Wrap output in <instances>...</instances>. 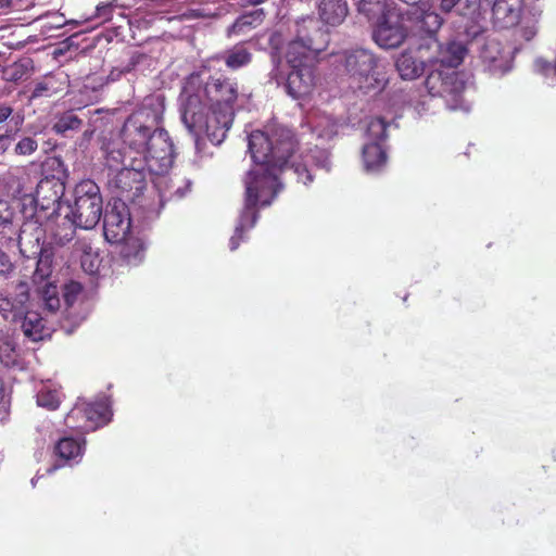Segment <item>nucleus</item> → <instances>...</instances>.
Returning a JSON list of instances; mask_svg holds the SVG:
<instances>
[{
  "mask_svg": "<svg viewBox=\"0 0 556 556\" xmlns=\"http://www.w3.org/2000/svg\"><path fill=\"white\" fill-rule=\"evenodd\" d=\"M249 151L255 163L244 179V206L240 213L229 247L235 251L258 219V210L271 204L282 189L281 176L289 174L304 186L314 180L315 168L330 169V159L325 150L315 148L289 163L296 148V139L286 126L269 123L263 129L252 131Z\"/></svg>",
  "mask_w": 556,
  "mask_h": 556,
  "instance_id": "obj_1",
  "label": "nucleus"
},
{
  "mask_svg": "<svg viewBox=\"0 0 556 556\" xmlns=\"http://www.w3.org/2000/svg\"><path fill=\"white\" fill-rule=\"evenodd\" d=\"M242 91L237 78L224 73H191L180 92L181 119L195 134H205L213 144L222 143L230 129Z\"/></svg>",
  "mask_w": 556,
  "mask_h": 556,
  "instance_id": "obj_2",
  "label": "nucleus"
},
{
  "mask_svg": "<svg viewBox=\"0 0 556 556\" xmlns=\"http://www.w3.org/2000/svg\"><path fill=\"white\" fill-rule=\"evenodd\" d=\"M163 116L159 110L143 106L131 113L121 130L123 143L144 163L151 175H163L174 163V143L160 127Z\"/></svg>",
  "mask_w": 556,
  "mask_h": 556,
  "instance_id": "obj_3",
  "label": "nucleus"
},
{
  "mask_svg": "<svg viewBox=\"0 0 556 556\" xmlns=\"http://www.w3.org/2000/svg\"><path fill=\"white\" fill-rule=\"evenodd\" d=\"M343 66L352 81L364 92L381 91L388 83L379 59L369 50L345 51Z\"/></svg>",
  "mask_w": 556,
  "mask_h": 556,
  "instance_id": "obj_4",
  "label": "nucleus"
},
{
  "mask_svg": "<svg viewBox=\"0 0 556 556\" xmlns=\"http://www.w3.org/2000/svg\"><path fill=\"white\" fill-rule=\"evenodd\" d=\"M316 70L311 58L290 55L286 52V66L278 67L274 74L277 85H283L288 96L302 100L311 96L316 84Z\"/></svg>",
  "mask_w": 556,
  "mask_h": 556,
  "instance_id": "obj_5",
  "label": "nucleus"
},
{
  "mask_svg": "<svg viewBox=\"0 0 556 556\" xmlns=\"http://www.w3.org/2000/svg\"><path fill=\"white\" fill-rule=\"evenodd\" d=\"M103 201L98 185L81 180L74 189V203L67 205L68 214L81 229L94 228L101 219Z\"/></svg>",
  "mask_w": 556,
  "mask_h": 556,
  "instance_id": "obj_6",
  "label": "nucleus"
},
{
  "mask_svg": "<svg viewBox=\"0 0 556 556\" xmlns=\"http://www.w3.org/2000/svg\"><path fill=\"white\" fill-rule=\"evenodd\" d=\"M329 41V33L316 20L302 18L296 23V35L288 43L287 52H290V55L298 54L309 58L311 54H318L326 50Z\"/></svg>",
  "mask_w": 556,
  "mask_h": 556,
  "instance_id": "obj_7",
  "label": "nucleus"
},
{
  "mask_svg": "<svg viewBox=\"0 0 556 556\" xmlns=\"http://www.w3.org/2000/svg\"><path fill=\"white\" fill-rule=\"evenodd\" d=\"M146 172V164L138 161V157H131L129 166L122 167L115 174L110 184L118 198L117 203H135L142 195L147 187Z\"/></svg>",
  "mask_w": 556,
  "mask_h": 556,
  "instance_id": "obj_8",
  "label": "nucleus"
},
{
  "mask_svg": "<svg viewBox=\"0 0 556 556\" xmlns=\"http://www.w3.org/2000/svg\"><path fill=\"white\" fill-rule=\"evenodd\" d=\"M64 192L65 182L46 177L40 179L34 198L36 222L50 220L54 215H58L62 206Z\"/></svg>",
  "mask_w": 556,
  "mask_h": 556,
  "instance_id": "obj_9",
  "label": "nucleus"
},
{
  "mask_svg": "<svg viewBox=\"0 0 556 556\" xmlns=\"http://www.w3.org/2000/svg\"><path fill=\"white\" fill-rule=\"evenodd\" d=\"M407 36L404 17L393 11L380 15L372 31V39L383 49L399 48Z\"/></svg>",
  "mask_w": 556,
  "mask_h": 556,
  "instance_id": "obj_10",
  "label": "nucleus"
},
{
  "mask_svg": "<svg viewBox=\"0 0 556 556\" xmlns=\"http://www.w3.org/2000/svg\"><path fill=\"white\" fill-rule=\"evenodd\" d=\"M130 213L125 203L114 202L111 210L106 211L103 218V233L110 243L121 242L130 235Z\"/></svg>",
  "mask_w": 556,
  "mask_h": 556,
  "instance_id": "obj_11",
  "label": "nucleus"
},
{
  "mask_svg": "<svg viewBox=\"0 0 556 556\" xmlns=\"http://www.w3.org/2000/svg\"><path fill=\"white\" fill-rule=\"evenodd\" d=\"M426 86L432 96H439L457 104L465 90V84L456 73L435 71L428 75Z\"/></svg>",
  "mask_w": 556,
  "mask_h": 556,
  "instance_id": "obj_12",
  "label": "nucleus"
},
{
  "mask_svg": "<svg viewBox=\"0 0 556 556\" xmlns=\"http://www.w3.org/2000/svg\"><path fill=\"white\" fill-rule=\"evenodd\" d=\"M426 86L432 96H439L457 104L465 90V84L456 73L435 71L428 75Z\"/></svg>",
  "mask_w": 556,
  "mask_h": 556,
  "instance_id": "obj_13",
  "label": "nucleus"
},
{
  "mask_svg": "<svg viewBox=\"0 0 556 556\" xmlns=\"http://www.w3.org/2000/svg\"><path fill=\"white\" fill-rule=\"evenodd\" d=\"M492 3V18L500 28H509L520 21L522 0H486Z\"/></svg>",
  "mask_w": 556,
  "mask_h": 556,
  "instance_id": "obj_14",
  "label": "nucleus"
},
{
  "mask_svg": "<svg viewBox=\"0 0 556 556\" xmlns=\"http://www.w3.org/2000/svg\"><path fill=\"white\" fill-rule=\"evenodd\" d=\"M86 440L84 438L63 437L59 439L53 447V455L56 462L51 470L79 462L85 452Z\"/></svg>",
  "mask_w": 556,
  "mask_h": 556,
  "instance_id": "obj_15",
  "label": "nucleus"
},
{
  "mask_svg": "<svg viewBox=\"0 0 556 556\" xmlns=\"http://www.w3.org/2000/svg\"><path fill=\"white\" fill-rule=\"evenodd\" d=\"M83 403L84 413H85V424L83 426H76V431L81 433L94 431L101 426H104L110 421L111 412L109 406L103 402H94V403Z\"/></svg>",
  "mask_w": 556,
  "mask_h": 556,
  "instance_id": "obj_16",
  "label": "nucleus"
},
{
  "mask_svg": "<svg viewBox=\"0 0 556 556\" xmlns=\"http://www.w3.org/2000/svg\"><path fill=\"white\" fill-rule=\"evenodd\" d=\"M117 247V255L121 262L126 265L137 266L144 258L146 247L139 237L132 236L131 233L126 236L121 242H115Z\"/></svg>",
  "mask_w": 556,
  "mask_h": 556,
  "instance_id": "obj_17",
  "label": "nucleus"
},
{
  "mask_svg": "<svg viewBox=\"0 0 556 556\" xmlns=\"http://www.w3.org/2000/svg\"><path fill=\"white\" fill-rule=\"evenodd\" d=\"M433 45L438 48V55L433 58V60L450 68H455L460 65L467 53V47L460 41L452 40L445 45H440L438 40L434 39ZM430 61H432V59H430Z\"/></svg>",
  "mask_w": 556,
  "mask_h": 556,
  "instance_id": "obj_18",
  "label": "nucleus"
},
{
  "mask_svg": "<svg viewBox=\"0 0 556 556\" xmlns=\"http://www.w3.org/2000/svg\"><path fill=\"white\" fill-rule=\"evenodd\" d=\"M49 223H53L49 227L51 240L59 247H64L70 243L76 233V228H79L72 219L71 215L66 213L63 217L58 213Z\"/></svg>",
  "mask_w": 556,
  "mask_h": 556,
  "instance_id": "obj_19",
  "label": "nucleus"
},
{
  "mask_svg": "<svg viewBox=\"0 0 556 556\" xmlns=\"http://www.w3.org/2000/svg\"><path fill=\"white\" fill-rule=\"evenodd\" d=\"M320 20L330 26L340 25L349 13L345 0H321L318 7Z\"/></svg>",
  "mask_w": 556,
  "mask_h": 556,
  "instance_id": "obj_20",
  "label": "nucleus"
},
{
  "mask_svg": "<svg viewBox=\"0 0 556 556\" xmlns=\"http://www.w3.org/2000/svg\"><path fill=\"white\" fill-rule=\"evenodd\" d=\"M22 330L26 338L37 342L50 338L51 328L37 312H27L22 321Z\"/></svg>",
  "mask_w": 556,
  "mask_h": 556,
  "instance_id": "obj_21",
  "label": "nucleus"
},
{
  "mask_svg": "<svg viewBox=\"0 0 556 556\" xmlns=\"http://www.w3.org/2000/svg\"><path fill=\"white\" fill-rule=\"evenodd\" d=\"M443 24L441 15L434 11H422L414 16L415 33L419 36H426L435 39L434 36Z\"/></svg>",
  "mask_w": 556,
  "mask_h": 556,
  "instance_id": "obj_22",
  "label": "nucleus"
},
{
  "mask_svg": "<svg viewBox=\"0 0 556 556\" xmlns=\"http://www.w3.org/2000/svg\"><path fill=\"white\" fill-rule=\"evenodd\" d=\"M105 165L109 169L118 172L122 167H128L131 157H137L134 152L124 151L117 142H108L103 147Z\"/></svg>",
  "mask_w": 556,
  "mask_h": 556,
  "instance_id": "obj_23",
  "label": "nucleus"
},
{
  "mask_svg": "<svg viewBox=\"0 0 556 556\" xmlns=\"http://www.w3.org/2000/svg\"><path fill=\"white\" fill-rule=\"evenodd\" d=\"M265 12L263 9H256L252 12L244 13L236 18L228 27L227 37L243 35L248 30L257 27L264 21Z\"/></svg>",
  "mask_w": 556,
  "mask_h": 556,
  "instance_id": "obj_24",
  "label": "nucleus"
},
{
  "mask_svg": "<svg viewBox=\"0 0 556 556\" xmlns=\"http://www.w3.org/2000/svg\"><path fill=\"white\" fill-rule=\"evenodd\" d=\"M252 59L253 54L245 47L244 42L236 43L232 48L226 50L222 56L225 65L231 71H238L248 66Z\"/></svg>",
  "mask_w": 556,
  "mask_h": 556,
  "instance_id": "obj_25",
  "label": "nucleus"
},
{
  "mask_svg": "<svg viewBox=\"0 0 556 556\" xmlns=\"http://www.w3.org/2000/svg\"><path fill=\"white\" fill-rule=\"evenodd\" d=\"M387 152L379 142L367 143L363 148V162L367 172H378L387 163Z\"/></svg>",
  "mask_w": 556,
  "mask_h": 556,
  "instance_id": "obj_26",
  "label": "nucleus"
},
{
  "mask_svg": "<svg viewBox=\"0 0 556 556\" xmlns=\"http://www.w3.org/2000/svg\"><path fill=\"white\" fill-rule=\"evenodd\" d=\"M395 66L403 79H414L424 73V62L416 60L409 52L401 53Z\"/></svg>",
  "mask_w": 556,
  "mask_h": 556,
  "instance_id": "obj_27",
  "label": "nucleus"
},
{
  "mask_svg": "<svg viewBox=\"0 0 556 556\" xmlns=\"http://www.w3.org/2000/svg\"><path fill=\"white\" fill-rule=\"evenodd\" d=\"M63 90L62 83L54 75H46L41 80L35 84V87L29 96V101L50 98Z\"/></svg>",
  "mask_w": 556,
  "mask_h": 556,
  "instance_id": "obj_28",
  "label": "nucleus"
},
{
  "mask_svg": "<svg viewBox=\"0 0 556 556\" xmlns=\"http://www.w3.org/2000/svg\"><path fill=\"white\" fill-rule=\"evenodd\" d=\"M357 4L358 12L365 14L368 18L380 16L390 12V0H354Z\"/></svg>",
  "mask_w": 556,
  "mask_h": 556,
  "instance_id": "obj_29",
  "label": "nucleus"
},
{
  "mask_svg": "<svg viewBox=\"0 0 556 556\" xmlns=\"http://www.w3.org/2000/svg\"><path fill=\"white\" fill-rule=\"evenodd\" d=\"M83 125V121L74 113V111H66L61 114L56 122L53 124L52 129L54 132L63 135L68 130H78Z\"/></svg>",
  "mask_w": 556,
  "mask_h": 556,
  "instance_id": "obj_30",
  "label": "nucleus"
},
{
  "mask_svg": "<svg viewBox=\"0 0 556 556\" xmlns=\"http://www.w3.org/2000/svg\"><path fill=\"white\" fill-rule=\"evenodd\" d=\"M45 170L47 172L46 178L59 179L65 182L67 178V169L60 156L48 157L43 164Z\"/></svg>",
  "mask_w": 556,
  "mask_h": 556,
  "instance_id": "obj_31",
  "label": "nucleus"
},
{
  "mask_svg": "<svg viewBox=\"0 0 556 556\" xmlns=\"http://www.w3.org/2000/svg\"><path fill=\"white\" fill-rule=\"evenodd\" d=\"M52 253L40 249L34 276L40 280L47 279L52 273Z\"/></svg>",
  "mask_w": 556,
  "mask_h": 556,
  "instance_id": "obj_32",
  "label": "nucleus"
},
{
  "mask_svg": "<svg viewBox=\"0 0 556 556\" xmlns=\"http://www.w3.org/2000/svg\"><path fill=\"white\" fill-rule=\"evenodd\" d=\"M28 73V63L18 61L8 65L3 72V78L10 83H17L26 78Z\"/></svg>",
  "mask_w": 556,
  "mask_h": 556,
  "instance_id": "obj_33",
  "label": "nucleus"
},
{
  "mask_svg": "<svg viewBox=\"0 0 556 556\" xmlns=\"http://www.w3.org/2000/svg\"><path fill=\"white\" fill-rule=\"evenodd\" d=\"M388 123L382 117L372 118L367 126L368 136L375 140V142L383 141L387 139Z\"/></svg>",
  "mask_w": 556,
  "mask_h": 556,
  "instance_id": "obj_34",
  "label": "nucleus"
},
{
  "mask_svg": "<svg viewBox=\"0 0 556 556\" xmlns=\"http://www.w3.org/2000/svg\"><path fill=\"white\" fill-rule=\"evenodd\" d=\"M60 394L55 390L42 389L37 394V404L41 407L54 410L60 406Z\"/></svg>",
  "mask_w": 556,
  "mask_h": 556,
  "instance_id": "obj_35",
  "label": "nucleus"
},
{
  "mask_svg": "<svg viewBox=\"0 0 556 556\" xmlns=\"http://www.w3.org/2000/svg\"><path fill=\"white\" fill-rule=\"evenodd\" d=\"M85 419L86 417L84 413L83 403H76L75 406L66 415L64 422L67 428L76 430L74 425L83 426L86 422Z\"/></svg>",
  "mask_w": 556,
  "mask_h": 556,
  "instance_id": "obj_36",
  "label": "nucleus"
},
{
  "mask_svg": "<svg viewBox=\"0 0 556 556\" xmlns=\"http://www.w3.org/2000/svg\"><path fill=\"white\" fill-rule=\"evenodd\" d=\"M38 148V142L33 137H23L18 140V142L15 144L14 152L17 155H30L33 154Z\"/></svg>",
  "mask_w": 556,
  "mask_h": 556,
  "instance_id": "obj_37",
  "label": "nucleus"
},
{
  "mask_svg": "<svg viewBox=\"0 0 556 556\" xmlns=\"http://www.w3.org/2000/svg\"><path fill=\"white\" fill-rule=\"evenodd\" d=\"M534 71L546 79H556V65L542 58L534 61Z\"/></svg>",
  "mask_w": 556,
  "mask_h": 556,
  "instance_id": "obj_38",
  "label": "nucleus"
},
{
  "mask_svg": "<svg viewBox=\"0 0 556 556\" xmlns=\"http://www.w3.org/2000/svg\"><path fill=\"white\" fill-rule=\"evenodd\" d=\"M115 7L114 2H108V3H99L96 8V15L98 17H103L104 21H111L112 20V10Z\"/></svg>",
  "mask_w": 556,
  "mask_h": 556,
  "instance_id": "obj_39",
  "label": "nucleus"
},
{
  "mask_svg": "<svg viewBox=\"0 0 556 556\" xmlns=\"http://www.w3.org/2000/svg\"><path fill=\"white\" fill-rule=\"evenodd\" d=\"M13 269L14 265L11 262L10 257L8 256V254L0 250V274L7 276L10 275L13 271Z\"/></svg>",
  "mask_w": 556,
  "mask_h": 556,
  "instance_id": "obj_40",
  "label": "nucleus"
},
{
  "mask_svg": "<svg viewBox=\"0 0 556 556\" xmlns=\"http://www.w3.org/2000/svg\"><path fill=\"white\" fill-rule=\"evenodd\" d=\"M12 211L7 201L0 200V225L10 223L12 219Z\"/></svg>",
  "mask_w": 556,
  "mask_h": 556,
  "instance_id": "obj_41",
  "label": "nucleus"
},
{
  "mask_svg": "<svg viewBox=\"0 0 556 556\" xmlns=\"http://www.w3.org/2000/svg\"><path fill=\"white\" fill-rule=\"evenodd\" d=\"M497 48V43L493 42V41H490L488 42L485 46H484V49L482 51V56L483 59L488 60L490 63H495L497 58L493 54H489L490 50L494 49L496 50L497 52H500Z\"/></svg>",
  "mask_w": 556,
  "mask_h": 556,
  "instance_id": "obj_42",
  "label": "nucleus"
},
{
  "mask_svg": "<svg viewBox=\"0 0 556 556\" xmlns=\"http://www.w3.org/2000/svg\"><path fill=\"white\" fill-rule=\"evenodd\" d=\"M90 256L91 255L89 253H86L83 256V258H81V266H83L85 271H87L89 274H93V273L97 271L98 266L94 264L93 261H89Z\"/></svg>",
  "mask_w": 556,
  "mask_h": 556,
  "instance_id": "obj_43",
  "label": "nucleus"
},
{
  "mask_svg": "<svg viewBox=\"0 0 556 556\" xmlns=\"http://www.w3.org/2000/svg\"><path fill=\"white\" fill-rule=\"evenodd\" d=\"M144 56V54L139 52L134 53L130 56L127 65L125 66L124 72H130L131 70H134L142 61Z\"/></svg>",
  "mask_w": 556,
  "mask_h": 556,
  "instance_id": "obj_44",
  "label": "nucleus"
},
{
  "mask_svg": "<svg viewBox=\"0 0 556 556\" xmlns=\"http://www.w3.org/2000/svg\"><path fill=\"white\" fill-rule=\"evenodd\" d=\"M17 130H13L12 128H2L0 127V144L3 146L5 141L13 140L15 138Z\"/></svg>",
  "mask_w": 556,
  "mask_h": 556,
  "instance_id": "obj_45",
  "label": "nucleus"
},
{
  "mask_svg": "<svg viewBox=\"0 0 556 556\" xmlns=\"http://www.w3.org/2000/svg\"><path fill=\"white\" fill-rule=\"evenodd\" d=\"M204 17L203 14L199 10H188L181 15L177 16L179 21H188V20H197Z\"/></svg>",
  "mask_w": 556,
  "mask_h": 556,
  "instance_id": "obj_46",
  "label": "nucleus"
},
{
  "mask_svg": "<svg viewBox=\"0 0 556 556\" xmlns=\"http://www.w3.org/2000/svg\"><path fill=\"white\" fill-rule=\"evenodd\" d=\"M13 113V109L8 104H0V124L4 123Z\"/></svg>",
  "mask_w": 556,
  "mask_h": 556,
  "instance_id": "obj_47",
  "label": "nucleus"
},
{
  "mask_svg": "<svg viewBox=\"0 0 556 556\" xmlns=\"http://www.w3.org/2000/svg\"><path fill=\"white\" fill-rule=\"evenodd\" d=\"M459 1L460 0H441L440 9L445 13H450Z\"/></svg>",
  "mask_w": 556,
  "mask_h": 556,
  "instance_id": "obj_48",
  "label": "nucleus"
},
{
  "mask_svg": "<svg viewBox=\"0 0 556 556\" xmlns=\"http://www.w3.org/2000/svg\"><path fill=\"white\" fill-rule=\"evenodd\" d=\"M468 9L470 10V15L473 16H481V12L479 10V5L476 2H469Z\"/></svg>",
  "mask_w": 556,
  "mask_h": 556,
  "instance_id": "obj_49",
  "label": "nucleus"
},
{
  "mask_svg": "<svg viewBox=\"0 0 556 556\" xmlns=\"http://www.w3.org/2000/svg\"><path fill=\"white\" fill-rule=\"evenodd\" d=\"M13 4V0H0V12L10 9Z\"/></svg>",
  "mask_w": 556,
  "mask_h": 556,
  "instance_id": "obj_50",
  "label": "nucleus"
},
{
  "mask_svg": "<svg viewBox=\"0 0 556 556\" xmlns=\"http://www.w3.org/2000/svg\"><path fill=\"white\" fill-rule=\"evenodd\" d=\"M266 0H245V3L248 5H258L261 3H264Z\"/></svg>",
  "mask_w": 556,
  "mask_h": 556,
  "instance_id": "obj_51",
  "label": "nucleus"
},
{
  "mask_svg": "<svg viewBox=\"0 0 556 556\" xmlns=\"http://www.w3.org/2000/svg\"><path fill=\"white\" fill-rule=\"evenodd\" d=\"M401 1L406 3V4H409V5H416L419 2H421L422 0H401Z\"/></svg>",
  "mask_w": 556,
  "mask_h": 556,
  "instance_id": "obj_52",
  "label": "nucleus"
},
{
  "mask_svg": "<svg viewBox=\"0 0 556 556\" xmlns=\"http://www.w3.org/2000/svg\"><path fill=\"white\" fill-rule=\"evenodd\" d=\"M175 193L178 194L179 198H182L185 195V192L180 191L179 188L175 191Z\"/></svg>",
  "mask_w": 556,
  "mask_h": 556,
  "instance_id": "obj_53",
  "label": "nucleus"
},
{
  "mask_svg": "<svg viewBox=\"0 0 556 556\" xmlns=\"http://www.w3.org/2000/svg\"><path fill=\"white\" fill-rule=\"evenodd\" d=\"M73 288H75V289H77V290H79V289H80L79 285H73Z\"/></svg>",
  "mask_w": 556,
  "mask_h": 556,
  "instance_id": "obj_54",
  "label": "nucleus"
}]
</instances>
